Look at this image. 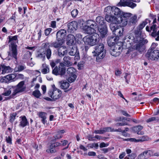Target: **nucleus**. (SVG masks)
<instances>
[{
	"label": "nucleus",
	"mask_w": 159,
	"mask_h": 159,
	"mask_svg": "<svg viewBox=\"0 0 159 159\" xmlns=\"http://www.w3.org/2000/svg\"><path fill=\"white\" fill-rule=\"evenodd\" d=\"M107 40L109 46L111 47L110 52V54L115 57L119 56L124 48H129L132 46L129 40H127V43L118 42V40Z\"/></svg>",
	"instance_id": "nucleus-1"
},
{
	"label": "nucleus",
	"mask_w": 159,
	"mask_h": 159,
	"mask_svg": "<svg viewBox=\"0 0 159 159\" xmlns=\"http://www.w3.org/2000/svg\"><path fill=\"white\" fill-rule=\"evenodd\" d=\"M87 25L84 27V29L85 32L89 34L84 37L83 40H97L99 35L95 33V22L90 20L87 21Z\"/></svg>",
	"instance_id": "nucleus-2"
},
{
	"label": "nucleus",
	"mask_w": 159,
	"mask_h": 159,
	"mask_svg": "<svg viewBox=\"0 0 159 159\" xmlns=\"http://www.w3.org/2000/svg\"><path fill=\"white\" fill-rule=\"evenodd\" d=\"M104 12H107L108 14H112L116 16L115 17L118 18L121 17L122 19V20H126V23L127 24L128 20L131 14L129 13L124 12L120 10L118 8L114 6L111 7L108 6L104 9Z\"/></svg>",
	"instance_id": "nucleus-3"
},
{
	"label": "nucleus",
	"mask_w": 159,
	"mask_h": 159,
	"mask_svg": "<svg viewBox=\"0 0 159 159\" xmlns=\"http://www.w3.org/2000/svg\"><path fill=\"white\" fill-rule=\"evenodd\" d=\"M104 45L102 42L99 43L95 47V50L92 52L93 56L96 57V61L98 62H101L105 57L106 50L104 49Z\"/></svg>",
	"instance_id": "nucleus-4"
},
{
	"label": "nucleus",
	"mask_w": 159,
	"mask_h": 159,
	"mask_svg": "<svg viewBox=\"0 0 159 159\" xmlns=\"http://www.w3.org/2000/svg\"><path fill=\"white\" fill-rule=\"evenodd\" d=\"M66 44L69 47H72L69 54L71 56H75V60L80 59V57L78 49L77 48L76 40H66Z\"/></svg>",
	"instance_id": "nucleus-5"
},
{
	"label": "nucleus",
	"mask_w": 159,
	"mask_h": 159,
	"mask_svg": "<svg viewBox=\"0 0 159 159\" xmlns=\"http://www.w3.org/2000/svg\"><path fill=\"white\" fill-rule=\"evenodd\" d=\"M106 16L105 20L108 22L111 23V24H121L123 26L127 25L126 20H122V19L121 17H118L116 18L112 15V14H108L107 12H105Z\"/></svg>",
	"instance_id": "nucleus-6"
},
{
	"label": "nucleus",
	"mask_w": 159,
	"mask_h": 159,
	"mask_svg": "<svg viewBox=\"0 0 159 159\" xmlns=\"http://www.w3.org/2000/svg\"><path fill=\"white\" fill-rule=\"evenodd\" d=\"M110 28L113 34L116 36L113 40H118L119 38H117L123 35L124 28L120 26H118L116 24L113 23L110 24Z\"/></svg>",
	"instance_id": "nucleus-7"
},
{
	"label": "nucleus",
	"mask_w": 159,
	"mask_h": 159,
	"mask_svg": "<svg viewBox=\"0 0 159 159\" xmlns=\"http://www.w3.org/2000/svg\"><path fill=\"white\" fill-rule=\"evenodd\" d=\"M140 42L133 46V47H130L128 49L126 53V54H129L130 52L133 51L134 50H136L139 52H143L145 49L144 44L148 43L147 40H139Z\"/></svg>",
	"instance_id": "nucleus-8"
},
{
	"label": "nucleus",
	"mask_w": 159,
	"mask_h": 159,
	"mask_svg": "<svg viewBox=\"0 0 159 159\" xmlns=\"http://www.w3.org/2000/svg\"><path fill=\"white\" fill-rule=\"evenodd\" d=\"M18 40H9V43H10L9 46L11 52H9V56L12 55V57L16 60L17 59V45L16 43H18Z\"/></svg>",
	"instance_id": "nucleus-9"
},
{
	"label": "nucleus",
	"mask_w": 159,
	"mask_h": 159,
	"mask_svg": "<svg viewBox=\"0 0 159 159\" xmlns=\"http://www.w3.org/2000/svg\"><path fill=\"white\" fill-rule=\"evenodd\" d=\"M24 84L25 81H22L19 82L16 86H12L13 90L11 97L14 98L17 94L25 91L26 88L24 87Z\"/></svg>",
	"instance_id": "nucleus-10"
},
{
	"label": "nucleus",
	"mask_w": 159,
	"mask_h": 159,
	"mask_svg": "<svg viewBox=\"0 0 159 159\" xmlns=\"http://www.w3.org/2000/svg\"><path fill=\"white\" fill-rule=\"evenodd\" d=\"M145 56L149 60H157L159 57V50L157 49H149L146 54Z\"/></svg>",
	"instance_id": "nucleus-11"
},
{
	"label": "nucleus",
	"mask_w": 159,
	"mask_h": 159,
	"mask_svg": "<svg viewBox=\"0 0 159 159\" xmlns=\"http://www.w3.org/2000/svg\"><path fill=\"white\" fill-rule=\"evenodd\" d=\"M66 72V68L64 63H60L58 67L56 66L53 69L52 73L56 75H64Z\"/></svg>",
	"instance_id": "nucleus-12"
},
{
	"label": "nucleus",
	"mask_w": 159,
	"mask_h": 159,
	"mask_svg": "<svg viewBox=\"0 0 159 159\" xmlns=\"http://www.w3.org/2000/svg\"><path fill=\"white\" fill-rule=\"evenodd\" d=\"M68 76V81L70 83H72L75 81L77 78L76 75V70L73 67H70L68 68L66 71Z\"/></svg>",
	"instance_id": "nucleus-13"
},
{
	"label": "nucleus",
	"mask_w": 159,
	"mask_h": 159,
	"mask_svg": "<svg viewBox=\"0 0 159 159\" xmlns=\"http://www.w3.org/2000/svg\"><path fill=\"white\" fill-rule=\"evenodd\" d=\"M49 96L54 101L59 98L61 95V91L59 89L55 88L53 90H50L48 92Z\"/></svg>",
	"instance_id": "nucleus-14"
},
{
	"label": "nucleus",
	"mask_w": 159,
	"mask_h": 159,
	"mask_svg": "<svg viewBox=\"0 0 159 159\" xmlns=\"http://www.w3.org/2000/svg\"><path fill=\"white\" fill-rule=\"evenodd\" d=\"M49 151L51 153L57 152L59 150V147L61 145V143L56 142V139L52 140L50 143Z\"/></svg>",
	"instance_id": "nucleus-15"
},
{
	"label": "nucleus",
	"mask_w": 159,
	"mask_h": 159,
	"mask_svg": "<svg viewBox=\"0 0 159 159\" xmlns=\"http://www.w3.org/2000/svg\"><path fill=\"white\" fill-rule=\"evenodd\" d=\"M156 19H155L154 20L153 22V25L151 27L150 29H149L148 26H147L146 28V30L148 32L152 31L151 34V35L153 37H156L155 40H159V30L156 33V25H154V24L156 23Z\"/></svg>",
	"instance_id": "nucleus-16"
},
{
	"label": "nucleus",
	"mask_w": 159,
	"mask_h": 159,
	"mask_svg": "<svg viewBox=\"0 0 159 159\" xmlns=\"http://www.w3.org/2000/svg\"><path fill=\"white\" fill-rule=\"evenodd\" d=\"M78 26V23L76 21H74L70 22L67 25V31L69 33H73L76 30Z\"/></svg>",
	"instance_id": "nucleus-17"
},
{
	"label": "nucleus",
	"mask_w": 159,
	"mask_h": 159,
	"mask_svg": "<svg viewBox=\"0 0 159 159\" xmlns=\"http://www.w3.org/2000/svg\"><path fill=\"white\" fill-rule=\"evenodd\" d=\"M16 74H11L7 75L3 78V80L6 83L16 81L17 79Z\"/></svg>",
	"instance_id": "nucleus-18"
},
{
	"label": "nucleus",
	"mask_w": 159,
	"mask_h": 159,
	"mask_svg": "<svg viewBox=\"0 0 159 159\" xmlns=\"http://www.w3.org/2000/svg\"><path fill=\"white\" fill-rule=\"evenodd\" d=\"M118 6L125 7L128 6L131 8H134L136 6V4L132 2L125 1L120 0V2L118 4Z\"/></svg>",
	"instance_id": "nucleus-19"
},
{
	"label": "nucleus",
	"mask_w": 159,
	"mask_h": 159,
	"mask_svg": "<svg viewBox=\"0 0 159 159\" xmlns=\"http://www.w3.org/2000/svg\"><path fill=\"white\" fill-rule=\"evenodd\" d=\"M98 30L100 33V36L102 38H103L107 36V30L106 25H104L102 26L98 27Z\"/></svg>",
	"instance_id": "nucleus-20"
},
{
	"label": "nucleus",
	"mask_w": 159,
	"mask_h": 159,
	"mask_svg": "<svg viewBox=\"0 0 159 159\" xmlns=\"http://www.w3.org/2000/svg\"><path fill=\"white\" fill-rule=\"evenodd\" d=\"M66 34V31L64 29L61 30L57 33V40H64Z\"/></svg>",
	"instance_id": "nucleus-21"
},
{
	"label": "nucleus",
	"mask_w": 159,
	"mask_h": 159,
	"mask_svg": "<svg viewBox=\"0 0 159 159\" xmlns=\"http://www.w3.org/2000/svg\"><path fill=\"white\" fill-rule=\"evenodd\" d=\"M59 84L61 89L65 90L64 92L67 93L70 91V89H67L70 86V84L68 82L66 81H61L59 82Z\"/></svg>",
	"instance_id": "nucleus-22"
},
{
	"label": "nucleus",
	"mask_w": 159,
	"mask_h": 159,
	"mask_svg": "<svg viewBox=\"0 0 159 159\" xmlns=\"http://www.w3.org/2000/svg\"><path fill=\"white\" fill-rule=\"evenodd\" d=\"M21 119L19 126L20 127H24L29 125V122L28 121L26 116H21L20 117Z\"/></svg>",
	"instance_id": "nucleus-23"
},
{
	"label": "nucleus",
	"mask_w": 159,
	"mask_h": 159,
	"mask_svg": "<svg viewBox=\"0 0 159 159\" xmlns=\"http://www.w3.org/2000/svg\"><path fill=\"white\" fill-rule=\"evenodd\" d=\"M150 150H146L139 155L138 157V159H145L150 156Z\"/></svg>",
	"instance_id": "nucleus-24"
},
{
	"label": "nucleus",
	"mask_w": 159,
	"mask_h": 159,
	"mask_svg": "<svg viewBox=\"0 0 159 159\" xmlns=\"http://www.w3.org/2000/svg\"><path fill=\"white\" fill-rule=\"evenodd\" d=\"M143 129V127L140 125L136 126L133 127V130L135 133L139 135H143L144 134L143 131L141 130Z\"/></svg>",
	"instance_id": "nucleus-25"
},
{
	"label": "nucleus",
	"mask_w": 159,
	"mask_h": 159,
	"mask_svg": "<svg viewBox=\"0 0 159 159\" xmlns=\"http://www.w3.org/2000/svg\"><path fill=\"white\" fill-rule=\"evenodd\" d=\"M96 21L97 24L99 25L98 27L102 26L104 25H106L104 19L102 16H98L96 18Z\"/></svg>",
	"instance_id": "nucleus-26"
},
{
	"label": "nucleus",
	"mask_w": 159,
	"mask_h": 159,
	"mask_svg": "<svg viewBox=\"0 0 159 159\" xmlns=\"http://www.w3.org/2000/svg\"><path fill=\"white\" fill-rule=\"evenodd\" d=\"M1 66L2 68V74L8 73L12 71V69L10 66H6L3 64H1Z\"/></svg>",
	"instance_id": "nucleus-27"
},
{
	"label": "nucleus",
	"mask_w": 159,
	"mask_h": 159,
	"mask_svg": "<svg viewBox=\"0 0 159 159\" xmlns=\"http://www.w3.org/2000/svg\"><path fill=\"white\" fill-rule=\"evenodd\" d=\"M59 55L60 57L63 56L67 53V50L66 49V46L60 47L58 50Z\"/></svg>",
	"instance_id": "nucleus-28"
},
{
	"label": "nucleus",
	"mask_w": 159,
	"mask_h": 159,
	"mask_svg": "<svg viewBox=\"0 0 159 159\" xmlns=\"http://www.w3.org/2000/svg\"><path fill=\"white\" fill-rule=\"evenodd\" d=\"M64 64L67 66H70L72 65V62L71 61V58L68 56H66L63 58Z\"/></svg>",
	"instance_id": "nucleus-29"
},
{
	"label": "nucleus",
	"mask_w": 159,
	"mask_h": 159,
	"mask_svg": "<svg viewBox=\"0 0 159 159\" xmlns=\"http://www.w3.org/2000/svg\"><path fill=\"white\" fill-rule=\"evenodd\" d=\"M47 113L45 112H40L39 113V117L42 119L41 121L43 124H45L47 122L46 120Z\"/></svg>",
	"instance_id": "nucleus-30"
},
{
	"label": "nucleus",
	"mask_w": 159,
	"mask_h": 159,
	"mask_svg": "<svg viewBox=\"0 0 159 159\" xmlns=\"http://www.w3.org/2000/svg\"><path fill=\"white\" fill-rule=\"evenodd\" d=\"M85 44L89 45L90 46L97 45L100 42V40H83Z\"/></svg>",
	"instance_id": "nucleus-31"
},
{
	"label": "nucleus",
	"mask_w": 159,
	"mask_h": 159,
	"mask_svg": "<svg viewBox=\"0 0 159 159\" xmlns=\"http://www.w3.org/2000/svg\"><path fill=\"white\" fill-rule=\"evenodd\" d=\"M134 35L136 37L135 38L134 37V36L132 34H130L129 35H127L125 37V39H129L131 40H139V37H138L137 36H139V34H135ZM139 40H144L143 39H139Z\"/></svg>",
	"instance_id": "nucleus-32"
},
{
	"label": "nucleus",
	"mask_w": 159,
	"mask_h": 159,
	"mask_svg": "<svg viewBox=\"0 0 159 159\" xmlns=\"http://www.w3.org/2000/svg\"><path fill=\"white\" fill-rule=\"evenodd\" d=\"M8 90H5L6 89H4L5 92L2 93V95L7 96H9L11 93L12 90H13V88H12V86L8 87Z\"/></svg>",
	"instance_id": "nucleus-33"
},
{
	"label": "nucleus",
	"mask_w": 159,
	"mask_h": 159,
	"mask_svg": "<svg viewBox=\"0 0 159 159\" xmlns=\"http://www.w3.org/2000/svg\"><path fill=\"white\" fill-rule=\"evenodd\" d=\"M150 20L148 19H146L142 23L140 24L139 26V30L143 29L148 23L150 22Z\"/></svg>",
	"instance_id": "nucleus-34"
},
{
	"label": "nucleus",
	"mask_w": 159,
	"mask_h": 159,
	"mask_svg": "<svg viewBox=\"0 0 159 159\" xmlns=\"http://www.w3.org/2000/svg\"><path fill=\"white\" fill-rule=\"evenodd\" d=\"M60 40H57V41L52 43V46L55 48H60L62 45V43L60 42Z\"/></svg>",
	"instance_id": "nucleus-35"
},
{
	"label": "nucleus",
	"mask_w": 159,
	"mask_h": 159,
	"mask_svg": "<svg viewBox=\"0 0 159 159\" xmlns=\"http://www.w3.org/2000/svg\"><path fill=\"white\" fill-rule=\"evenodd\" d=\"M136 154L135 153H132L126 156L124 159H134L136 157Z\"/></svg>",
	"instance_id": "nucleus-36"
},
{
	"label": "nucleus",
	"mask_w": 159,
	"mask_h": 159,
	"mask_svg": "<svg viewBox=\"0 0 159 159\" xmlns=\"http://www.w3.org/2000/svg\"><path fill=\"white\" fill-rule=\"evenodd\" d=\"M33 95L36 98H39L41 96L40 92L38 90H35L32 93Z\"/></svg>",
	"instance_id": "nucleus-37"
},
{
	"label": "nucleus",
	"mask_w": 159,
	"mask_h": 159,
	"mask_svg": "<svg viewBox=\"0 0 159 159\" xmlns=\"http://www.w3.org/2000/svg\"><path fill=\"white\" fill-rule=\"evenodd\" d=\"M17 115L16 112H14L10 114L9 121L11 123H13Z\"/></svg>",
	"instance_id": "nucleus-38"
},
{
	"label": "nucleus",
	"mask_w": 159,
	"mask_h": 159,
	"mask_svg": "<svg viewBox=\"0 0 159 159\" xmlns=\"http://www.w3.org/2000/svg\"><path fill=\"white\" fill-rule=\"evenodd\" d=\"M26 68L25 65H19L17 68V70L15 68V70L16 71L20 72Z\"/></svg>",
	"instance_id": "nucleus-39"
},
{
	"label": "nucleus",
	"mask_w": 159,
	"mask_h": 159,
	"mask_svg": "<svg viewBox=\"0 0 159 159\" xmlns=\"http://www.w3.org/2000/svg\"><path fill=\"white\" fill-rule=\"evenodd\" d=\"M49 71V69L48 66L45 65V66L41 70V72L43 74H46L48 73Z\"/></svg>",
	"instance_id": "nucleus-40"
},
{
	"label": "nucleus",
	"mask_w": 159,
	"mask_h": 159,
	"mask_svg": "<svg viewBox=\"0 0 159 159\" xmlns=\"http://www.w3.org/2000/svg\"><path fill=\"white\" fill-rule=\"evenodd\" d=\"M37 57L40 59H42L43 61H44L45 59V53H40L38 54Z\"/></svg>",
	"instance_id": "nucleus-41"
},
{
	"label": "nucleus",
	"mask_w": 159,
	"mask_h": 159,
	"mask_svg": "<svg viewBox=\"0 0 159 159\" xmlns=\"http://www.w3.org/2000/svg\"><path fill=\"white\" fill-rule=\"evenodd\" d=\"M46 57L48 59H49L51 55V51L50 49L47 48L46 50Z\"/></svg>",
	"instance_id": "nucleus-42"
},
{
	"label": "nucleus",
	"mask_w": 159,
	"mask_h": 159,
	"mask_svg": "<svg viewBox=\"0 0 159 159\" xmlns=\"http://www.w3.org/2000/svg\"><path fill=\"white\" fill-rule=\"evenodd\" d=\"M78 11L77 9H74L71 11V14L72 16L76 17L78 14Z\"/></svg>",
	"instance_id": "nucleus-43"
},
{
	"label": "nucleus",
	"mask_w": 159,
	"mask_h": 159,
	"mask_svg": "<svg viewBox=\"0 0 159 159\" xmlns=\"http://www.w3.org/2000/svg\"><path fill=\"white\" fill-rule=\"evenodd\" d=\"M137 16H134L131 18L130 21V23L133 24L135 23L137 21Z\"/></svg>",
	"instance_id": "nucleus-44"
},
{
	"label": "nucleus",
	"mask_w": 159,
	"mask_h": 159,
	"mask_svg": "<svg viewBox=\"0 0 159 159\" xmlns=\"http://www.w3.org/2000/svg\"><path fill=\"white\" fill-rule=\"evenodd\" d=\"M6 140L7 143L10 144H12V138L11 137L9 136L6 137Z\"/></svg>",
	"instance_id": "nucleus-45"
},
{
	"label": "nucleus",
	"mask_w": 159,
	"mask_h": 159,
	"mask_svg": "<svg viewBox=\"0 0 159 159\" xmlns=\"http://www.w3.org/2000/svg\"><path fill=\"white\" fill-rule=\"evenodd\" d=\"M148 139V137L147 136H143L141 137V139H138V141L139 142H143L146 140H147Z\"/></svg>",
	"instance_id": "nucleus-46"
},
{
	"label": "nucleus",
	"mask_w": 159,
	"mask_h": 159,
	"mask_svg": "<svg viewBox=\"0 0 159 159\" xmlns=\"http://www.w3.org/2000/svg\"><path fill=\"white\" fill-rule=\"evenodd\" d=\"M129 125V124L128 123L125 122H122L120 123H117L115 124L116 126H124V125Z\"/></svg>",
	"instance_id": "nucleus-47"
},
{
	"label": "nucleus",
	"mask_w": 159,
	"mask_h": 159,
	"mask_svg": "<svg viewBox=\"0 0 159 159\" xmlns=\"http://www.w3.org/2000/svg\"><path fill=\"white\" fill-rule=\"evenodd\" d=\"M124 77L125 78L126 82L127 84H129V81L130 80V76L129 75V74L128 73H126Z\"/></svg>",
	"instance_id": "nucleus-48"
},
{
	"label": "nucleus",
	"mask_w": 159,
	"mask_h": 159,
	"mask_svg": "<svg viewBox=\"0 0 159 159\" xmlns=\"http://www.w3.org/2000/svg\"><path fill=\"white\" fill-rule=\"evenodd\" d=\"M52 30V29L51 28H48L47 29L45 30L44 33L47 36L48 35L50 34Z\"/></svg>",
	"instance_id": "nucleus-49"
},
{
	"label": "nucleus",
	"mask_w": 159,
	"mask_h": 159,
	"mask_svg": "<svg viewBox=\"0 0 159 159\" xmlns=\"http://www.w3.org/2000/svg\"><path fill=\"white\" fill-rule=\"evenodd\" d=\"M62 137V135L61 134L59 133H58V134L56 135H55L54 136V138L55 139H56V140L57 139H60Z\"/></svg>",
	"instance_id": "nucleus-50"
},
{
	"label": "nucleus",
	"mask_w": 159,
	"mask_h": 159,
	"mask_svg": "<svg viewBox=\"0 0 159 159\" xmlns=\"http://www.w3.org/2000/svg\"><path fill=\"white\" fill-rule=\"evenodd\" d=\"M120 112L123 115L127 117H130V115L128 114L126 111L122 110H120Z\"/></svg>",
	"instance_id": "nucleus-51"
},
{
	"label": "nucleus",
	"mask_w": 159,
	"mask_h": 159,
	"mask_svg": "<svg viewBox=\"0 0 159 159\" xmlns=\"http://www.w3.org/2000/svg\"><path fill=\"white\" fill-rule=\"evenodd\" d=\"M109 145L108 143H105L104 142H102L100 143L99 144V147L102 148L103 147H107Z\"/></svg>",
	"instance_id": "nucleus-52"
},
{
	"label": "nucleus",
	"mask_w": 159,
	"mask_h": 159,
	"mask_svg": "<svg viewBox=\"0 0 159 159\" xmlns=\"http://www.w3.org/2000/svg\"><path fill=\"white\" fill-rule=\"evenodd\" d=\"M111 150V148H102L101 149V150L103 152V153H105L107 152H108L109 151H110Z\"/></svg>",
	"instance_id": "nucleus-53"
},
{
	"label": "nucleus",
	"mask_w": 159,
	"mask_h": 159,
	"mask_svg": "<svg viewBox=\"0 0 159 159\" xmlns=\"http://www.w3.org/2000/svg\"><path fill=\"white\" fill-rule=\"evenodd\" d=\"M16 77L17 78H16V79H20L21 80H23L24 79V75L21 74H19L18 75H16Z\"/></svg>",
	"instance_id": "nucleus-54"
},
{
	"label": "nucleus",
	"mask_w": 159,
	"mask_h": 159,
	"mask_svg": "<svg viewBox=\"0 0 159 159\" xmlns=\"http://www.w3.org/2000/svg\"><path fill=\"white\" fill-rule=\"evenodd\" d=\"M82 38V35L80 34H77L75 37V40H80Z\"/></svg>",
	"instance_id": "nucleus-55"
},
{
	"label": "nucleus",
	"mask_w": 159,
	"mask_h": 159,
	"mask_svg": "<svg viewBox=\"0 0 159 159\" xmlns=\"http://www.w3.org/2000/svg\"><path fill=\"white\" fill-rule=\"evenodd\" d=\"M104 128L105 132H113V128L111 127H105Z\"/></svg>",
	"instance_id": "nucleus-56"
},
{
	"label": "nucleus",
	"mask_w": 159,
	"mask_h": 159,
	"mask_svg": "<svg viewBox=\"0 0 159 159\" xmlns=\"http://www.w3.org/2000/svg\"><path fill=\"white\" fill-rule=\"evenodd\" d=\"M84 63V61H81L78 63V66L79 67V69H81V68L83 67Z\"/></svg>",
	"instance_id": "nucleus-57"
},
{
	"label": "nucleus",
	"mask_w": 159,
	"mask_h": 159,
	"mask_svg": "<svg viewBox=\"0 0 159 159\" xmlns=\"http://www.w3.org/2000/svg\"><path fill=\"white\" fill-rule=\"evenodd\" d=\"M75 38V36L72 34H69L67 37L68 40H74Z\"/></svg>",
	"instance_id": "nucleus-58"
},
{
	"label": "nucleus",
	"mask_w": 159,
	"mask_h": 159,
	"mask_svg": "<svg viewBox=\"0 0 159 159\" xmlns=\"http://www.w3.org/2000/svg\"><path fill=\"white\" fill-rule=\"evenodd\" d=\"M88 155L90 156H96V153L94 152H89L88 153Z\"/></svg>",
	"instance_id": "nucleus-59"
},
{
	"label": "nucleus",
	"mask_w": 159,
	"mask_h": 159,
	"mask_svg": "<svg viewBox=\"0 0 159 159\" xmlns=\"http://www.w3.org/2000/svg\"><path fill=\"white\" fill-rule=\"evenodd\" d=\"M156 120V118L155 117H152L148 119L147 120L146 122L147 123H149L151 121H153Z\"/></svg>",
	"instance_id": "nucleus-60"
},
{
	"label": "nucleus",
	"mask_w": 159,
	"mask_h": 159,
	"mask_svg": "<svg viewBox=\"0 0 159 159\" xmlns=\"http://www.w3.org/2000/svg\"><path fill=\"white\" fill-rule=\"evenodd\" d=\"M9 39V40H17V36L15 35L14 36H10L8 37Z\"/></svg>",
	"instance_id": "nucleus-61"
},
{
	"label": "nucleus",
	"mask_w": 159,
	"mask_h": 159,
	"mask_svg": "<svg viewBox=\"0 0 159 159\" xmlns=\"http://www.w3.org/2000/svg\"><path fill=\"white\" fill-rule=\"evenodd\" d=\"M51 27L54 28L56 27V22L55 21H52L51 22Z\"/></svg>",
	"instance_id": "nucleus-62"
},
{
	"label": "nucleus",
	"mask_w": 159,
	"mask_h": 159,
	"mask_svg": "<svg viewBox=\"0 0 159 159\" xmlns=\"http://www.w3.org/2000/svg\"><path fill=\"white\" fill-rule=\"evenodd\" d=\"M126 153L125 152H122L121 153L119 156V158L120 159H122L125 156Z\"/></svg>",
	"instance_id": "nucleus-63"
},
{
	"label": "nucleus",
	"mask_w": 159,
	"mask_h": 159,
	"mask_svg": "<svg viewBox=\"0 0 159 159\" xmlns=\"http://www.w3.org/2000/svg\"><path fill=\"white\" fill-rule=\"evenodd\" d=\"M88 139L89 141H94V139H93L94 138V137H93L91 135H89L87 136Z\"/></svg>",
	"instance_id": "nucleus-64"
}]
</instances>
